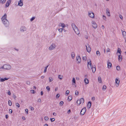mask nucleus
I'll list each match as a JSON object with an SVG mask.
<instances>
[{"label":"nucleus","mask_w":126,"mask_h":126,"mask_svg":"<svg viewBox=\"0 0 126 126\" xmlns=\"http://www.w3.org/2000/svg\"><path fill=\"white\" fill-rule=\"evenodd\" d=\"M7 16V14H5L1 18V20L3 24L6 27H8L9 25V22L6 19Z\"/></svg>","instance_id":"f257e3e1"},{"label":"nucleus","mask_w":126,"mask_h":126,"mask_svg":"<svg viewBox=\"0 0 126 126\" xmlns=\"http://www.w3.org/2000/svg\"><path fill=\"white\" fill-rule=\"evenodd\" d=\"M11 66L9 64H5L1 68L4 69L9 70L11 68Z\"/></svg>","instance_id":"f03ea898"},{"label":"nucleus","mask_w":126,"mask_h":126,"mask_svg":"<svg viewBox=\"0 0 126 126\" xmlns=\"http://www.w3.org/2000/svg\"><path fill=\"white\" fill-rule=\"evenodd\" d=\"M120 82V80L119 79L116 78L115 79V85L116 87H118L119 86Z\"/></svg>","instance_id":"7ed1b4c3"},{"label":"nucleus","mask_w":126,"mask_h":126,"mask_svg":"<svg viewBox=\"0 0 126 126\" xmlns=\"http://www.w3.org/2000/svg\"><path fill=\"white\" fill-rule=\"evenodd\" d=\"M88 15L89 16L92 18H94V13L91 11H88Z\"/></svg>","instance_id":"20e7f679"},{"label":"nucleus","mask_w":126,"mask_h":126,"mask_svg":"<svg viewBox=\"0 0 126 126\" xmlns=\"http://www.w3.org/2000/svg\"><path fill=\"white\" fill-rule=\"evenodd\" d=\"M87 66L88 68L89 69H90V68L91 67H92V63L91 62L90 60H87Z\"/></svg>","instance_id":"39448f33"},{"label":"nucleus","mask_w":126,"mask_h":126,"mask_svg":"<svg viewBox=\"0 0 126 126\" xmlns=\"http://www.w3.org/2000/svg\"><path fill=\"white\" fill-rule=\"evenodd\" d=\"M86 111V108L84 107L81 110L80 112V114L82 115H84Z\"/></svg>","instance_id":"423d86ee"},{"label":"nucleus","mask_w":126,"mask_h":126,"mask_svg":"<svg viewBox=\"0 0 126 126\" xmlns=\"http://www.w3.org/2000/svg\"><path fill=\"white\" fill-rule=\"evenodd\" d=\"M27 29V28L25 27L21 26L20 29V31L21 32H23L26 31Z\"/></svg>","instance_id":"0eeeda50"},{"label":"nucleus","mask_w":126,"mask_h":126,"mask_svg":"<svg viewBox=\"0 0 126 126\" xmlns=\"http://www.w3.org/2000/svg\"><path fill=\"white\" fill-rule=\"evenodd\" d=\"M92 26L93 28L94 29H96L97 27V25L95 21H94L92 22Z\"/></svg>","instance_id":"6e6552de"},{"label":"nucleus","mask_w":126,"mask_h":126,"mask_svg":"<svg viewBox=\"0 0 126 126\" xmlns=\"http://www.w3.org/2000/svg\"><path fill=\"white\" fill-rule=\"evenodd\" d=\"M11 0H9L7 1L5 6L6 8L7 7L9 6V5L11 3Z\"/></svg>","instance_id":"1a4fd4ad"},{"label":"nucleus","mask_w":126,"mask_h":126,"mask_svg":"<svg viewBox=\"0 0 126 126\" xmlns=\"http://www.w3.org/2000/svg\"><path fill=\"white\" fill-rule=\"evenodd\" d=\"M0 81L1 82H3L5 80H7L9 79L8 78H0Z\"/></svg>","instance_id":"9d476101"},{"label":"nucleus","mask_w":126,"mask_h":126,"mask_svg":"<svg viewBox=\"0 0 126 126\" xmlns=\"http://www.w3.org/2000/svg\"><path fill=\"white\" fill-rule=\"evenodd\" d=\"M74 30L76 33L77 34H79V31L77 27L75 29H74Z\"/></svg>","instance_id":"9b49d317"},{"label":"nucleus","mask_w":126,"mask_h":126,"mask_svg":"<svg viewBox=\"0 0 126 126\" xmlns=\"http://www.w3.org/2000/svg\"><path fill=\"white\" fill-rule=\"evenodd\" d=\"M118 59L119 61L120 62H121L122 59V57L120 54L118 55Z\"/></svg>","instance_id":"f8f14e48"},{"label":"nucleus","mask_w":126,"mask_h":126,"mask_svg":"<svg viewBox=\"0 0 126 126\" xmlns=\"http://www.w3.org/2000/svg\"><path fill=\"white\" fill-rule=\"evenodd\" d=\"M106 13L108 16H110V11L108 8L106 9Z\"/></svg>","instance_id":"ddd939ff"},{"label":"nucleus","mask_w":126,"mask_h":126,"mask_svg":"<svg viewBox=\"0 0 126 126\" xmlns=\"http://www.w3.org/2000/svg\"><path fill=\"white\" fill-rule=\"evenodd\" d=\"M76 60L78 61L79 63L81 61V58L79 56H77L76 57Z\"/></svg>","instance_id":"4468645a"},{"label":"nucleus","mask_w":126,"mask_h":126,"mask_svg":"<svg viewBox=\"0 0 126 126\" xmlns=\"http://www.w3.org/2000/svg\"><path fill=\"white\" fill-rule=\"evenodd\" d=\"M18 4L20 6H22L23 5V2L22 1H21V0H20V1H18Z\"/></svg>","instance_id":"2eb2a0df"},{"label":"nucleus","mask_w":126,"mask_h":126,"mask_svg":"<svg viewBox=\"0 0 126 126\" xmlns=\"http://www.w3.org/2000/svg\"><path fill=\"white\" fill-rule=\"evenodd\" d=\"M90 68H91L92 69L93 72V73H94L96 70V69L95 66H94V67H93V66H92Z\"/></svg>","instance_id":"dca6fc26"},{"label":"nucleus","mask_w":126,"mask_h":126,"mask_svg":"<svg viewBox=\"0 0 126 126\" xmlns=\"http://www.w3.org/2000/svg\"><path fill=\"white\" fill-rule=\"evenodd\" d=\"M91 106V102L90 101H89L88 102V104L87 107L88 108H90Z\"/></svg>","instance_id":"f3484780"},{"label":"nucleus","mask_w":126,"mask_h":126,"mask_svg":"<svg viewBox=\"0 0 126 126\" xmlns=\"http://www.w3.org/2000/svg\"><path fill=\"white\" fill-rule=\"evenodd\" d=\"M71 26L73 30L77 28L76 25L74 23H72Z\"/></svg>","instance_id":"a211bd4d"},{"label":"nucleus","mask_w":126,"mask_h":126,"mask_svg":"<svg viewBox=\"0 0 126 126\" xmlns=\"http://www.w3.org/2000/svg\"><path fill=\"white\" fill-rule=\"evenodd\" d=\"M107 65L108 68H110L112 66V64L110 62H108L107 63Z\"/></svg>","instance_id":"6ab92c4d"},{"label":"nucleus","mask_w":126,"mask_h":126,"mask_svg":"<svg viewBox=\"0 0 126 126\" xmlns=\"http://www.w3.org/2000/svg\"><path fill=\"white\" fill-rule=\"evenodd\" d=\"M84 81L85 83L86 84H88L89 83V81L86 78L84 80Z\"/></svg>","instance_id":"aec40b11"},{"label":"nucleus","mask_w":126,"mask_h":126,"mask_svg":"<svg viewBox=\"0 0 126 126\" xmlns=\"http://www.w3.org/2000/svg\"><path fill=\"white\" fill-rule=\"evenodd\" d=\"M58 78L60 80H62L63 78V76L59 75L58 76Z\"/></svg>","instance_id":"412c9836"},{"label":"nucleus","mask_w":126,"mask_h":126,"mask_svg":"<svg viewBox=\"0 0 126 126\" xmlns=\"http://www.w3.org/2000/svg\"><path fill=\"white\" fill-rule=\"evenodd\" d=\"M80 100L81 102V103H83L84 102V100L83 98H82L80 99Z\"/></svg>","instance_id":"4be33fe9"},{"label":"nucleus","mask_w":126,"mask_h":126,"mask_svg":"<svg viewBox=\"0 0 126 126\" xmlns=\"http://www.w3.org/2000/svg\"><path fill=\"white\" fill-rule=\"evenodd\" d=\"M75 55V54L73 52H72L71 53V55L72 59H73L74 58Z\"/></svg>","instance_id":"5701e85b"},{"label":"nucleus","mask_w":126,"mask_h":126,"mask_svg":"<svg viewBox=\"0 0 126 126\" xmlns=\"http://www.w3.org/2000/svg\"><path fill=\"white\" fill-rule=\"evenodd\" d=\"M49 82H51V81H52L53 80V79L51 77H49Z\"/></svg>","instance_id":"b1692460"},{"label":"nucleus","mask_w":126,"mask_h":126,"mask_svg":"<svg viewBox=\"0 0 126 126\" xmlns=\"http://www.w3.org/2000/svg\"><path fill=\"white\" fill-rule=\"evenodd\" d=\"M122 34L124 37V38H126V32H125L124 31L122 32Z\"/></svg>","instance_id":"393cba45"},{"label":"nucleus","mask_w":126,"mask_h":126,"mask_svg":"<svg viewBox=\"0 0 126 126\" xmlns=\"http://www.w3.org/2000/svg\"><path fill=\"white\" fill-rule=\"evenodd\" d=\"M48 66H49V65H48L45 67V69H44V73H45L46 72L47 68V67H48Z\"/></svg>","instance_id":"a878e982"},{"label":"nucleus","mask_w":126,"mask_h":126,"mask_svg":"<svg viewBox=\"0 0 126 126\" xmlns=\"http://www.w3.org/2000/svg\"><path fill=\"white\" fill-rule=\"evenodd\" d=\"M98 82L100 83H101L102 81L101 80V78L100 77H98Z\"/></svg>","instance_id":"bb28decb"},{"label":"nucleus","mask_w":126,"mask_h":126,"mask_svg":"<svg viewBox=\"0 0 126 126\" xmlns=\"http://www.w3.org/2000/svg\"><path fill=\"white\" fill-rule=\"evenodd\" d=\"M68 100L70 101L72 99V96H69L68 97Z\"/></svg>","instance_id":"cd10ccee"},{"label":"nucleus","mask_w":126,"mask_h":126,"mask_svg":"<svg viewBox=\"0 0 126 126\" xmlns=\"http://www.w3.org/2000/svg\"><path fill=\"white\" fill-rule=\"evenodd\" d=\"M121 52H122L121 51L120 49L118 48L117 50V53H119L121 55Z\"/></svg>","instance_id":"c85d7f7f"},{"label":"nucleus","mask_w":126,"mask_h":126,"mask_svg":"<svg viewBox=\"0 0 126 126\" xmlns=\"http://www.w3.org/2000/svg\"><path fill=\"white\" fill-rule=\"evenodd\" d=\"M6 0H0V2L2 4L5 3Z\"/></svg>","instance_id":"c756f323"},{"label":"nucleus","mask_w":126,"mask_h":126,"mask_svg":"<svg viewBox=\"0 0 126 126\" xmlns=\"http://www.w3.org/2000/svg\"><path fill=\"white\" fill-rule=\"evenodd\" d=\"M86 49L87 51L88 52H90L91 50V48H86Z\"/></svg>","instance_id":"7c9ffc66"},{"label":"nucleus","mask_w":126,"mask_h":126,"mask_svg":"<svg viewBox=\"0 0 126 126\" xmlns=\"http://www.w3.org/2000/svg\"><path fill=\"white\" fill-rule=\"evenodd\" d=\"M106 86L105 85H104L102 87V90L103 91H105L106 88Z\"/></svg>","instance_id":"2f4dec72"},{"label":"nucleus","mask_w":126,"mask_h":126,"mask_svg":"<svg viewBox=\"0 0 126 126\" xmlns=\"http://www.w3.org/2000/svg\"><path fill=\"white\" fill-rule=\"evenodd\" d=\"M77 103L78 105H79L81 103V102H80V100H78L77 101Z\"/></svg>","instance_id":"473e14b6"},{"label":"nucleus","mask_w":126,"mask_h":126,"mask_svg":"<svg viewBox=\"0 0 126 126\" xmlns=\"http://www.w3.org/2000/svg\"><path fill=\"white\" fill-rule=\"evenodd\" d=\"M56 46L55 45L54 43H53L50 46V47H56Z\"/></svg>","instance_id":"72a5a7b5"},{"label":"nucleus","mask_w":126,"mask_h":126,"mask_svg":"<svg viewBox=\"0 0 126 126\" xmlns=\"http://www.w3.org/2000/svg\"><path fill=\"white\" fill-rule=\"evenodd\" d=\"M44 120L46 121H47L49 119V118L47 116H45L44 117Z\"/></svg>","instance_id":"f704fd0d"},{"label":"nucleus","mask_w":126,"mask_h":126,"mask_svg":"<svg viewBox=\"0 0 126 126\" xmlns=\"http://www.w3.org/2000/svg\"><path fill=\"white\" fill-rule=\"evenodd\" d=\"M116 69L118 71H119L120 69V67L119 66H118L116 67Z\"/></svg>","instance_id":"c9c22d12"},{"label":"nucleus","mask_w":126,"mask_h":126,"mask_svg":"<svg viewBox=\"0 0 126 126\" xmlns=\"http://www.w3.org/2000/svg\"><path fill=\"white\" fill-rule=\"evenodd\" d=\"M16 107H17L18 108H19L20 107V105L18 103H16Z\"/></svg>","instance_id":"e433bc0d"},{"label":"nucleus","mask_w":126,"mask_h":126,"mask_svg":"<svg viewBox=\"0 0 126 126\" xmlns=\"http://www.w3.org/2000/svg\"><path fill=\"white\" fill-rule=\"evenodd\" d=\"M96 54L98 56H99L100 55V53L98 51H96Z\"/></svg>","instance_id":"4c0bfd02"},{"label":"nucleus","mask_w":126,"mask_h":126,"mask_svg":"<svg viewBox=\"0 0 126 126\" xmlns=\"http://www.w3.org/2000/svg\"><path fill=\"white\" fill-rule=\"evenodd\" d=\"M63 30V28H60L58 29V31L60 32H62Z\"/></svg>","instance_id":"58836bf2"},{"label":"nucleus","mask_w":126,"mask_h":126,"mask_svg":"<svg viewBox=\"0 0 126 126\" xmlns=\"http://www.w3.org/2000/svg\"><path fill=\"white\" fill-rule=\"evenodd\" d=\"M8 104L10 106L12 105V103L11 101L9 100L8 101Z\"/></svg>","instance_id":"ea45409f"},{"label":"nucleus","mask_w":126,"mask_h":126,"mask_svg":"<svg viewBox=\"0 0 126 126\" xmlns=\"http://www.w3.org/2000/svg\"><path fill=\"white\" fill-rule=\"evenodd\" d=\"M72 81L74 83H75V84L76 83V80L74 78H73Z\"/></svg>","instance_id":"a19ab883"},{"label":"nucleus","mask_w":126,"mask_h":126,"mask_svg":"<svg viewBox=\"0 0 126 126\" xmlns=\"http://www.w3.org/2000/svg\"><path fill=\"white\" fill-rule=\"evenodd\" d=\"M61 26L63 28L65 27V24L63 23H62Z\"/></svg>","instance_id":"79ce46f5"},{"label":"nucleus","mask_w":126,"mask_h":126,"mask_svg":"<svg viewBox=\"0 0 126 126\" xmlns=\"http://www.w3.org/2000/svg\"><path fill=\"white\" fill-rule=\"evenodd\" d=\"M82 59L83 60L86 61L87 59V58L86 57H83Z\"/></svg>","instance_id":"37998d69"},{"label":"nucleus","mask_w":126,"mask_h":126,"mask_svg":"<svg viewBox=\"0 0 126 126\" xmlns=\"http://www.w3.org/2000/svg\"><path fill=\"white\" fill-rule=\"evenodd\" d=\"M13 50H15L16 51H18L19 49L18 48H14L13 49Z\"/></svg>","instance_id":"c03bdc74"},{"label":"nucleus","mask_w":126,"mask_h":126,"mask_svg":"<svg viewBox=\"0 0 126 126\" xmlns=\"http://www.w3.org/2000/svg\"><path fill=\"white\" fill-rule=\"evenodd\" d=\"M50 120L52 122L54 121L55 120V119L54 118H50Z\"/></svg>","instance_id":"a18cd8bd"},{"label":"nucleus","mask_w":126,"mask_h":126,"mask_svg":"<svg viewBox=\"0 0 126 126\" xmlns=\"http://www.w3.org/2000/svg\"><path fill=\"white\" fill-rule=\"evenodd\" d=\"M35 17H32L30 21H33L35 18Z\"/></svg>","instance_id":"49530a36"},{"label":"nucleus","mask_w":126,"mask_h":126,"mask_svg":"<svg viewBox=\"0 0 126 126\" xmlns=\"http://www.w3.org/2000/svg\"><path fill=\"white\" fill-rule=\"evenodd\" d=\"M69 93V91L68 90H67L66 92V95H67Z\"/></svg>","instance_id":"de8ad7c7"},{"label":"nucleus","mask_w":126,"mask_h":126,"mask_svg":"<svg viewBox=\"0 0 126 126\" xmlns=\"http://www.w3.org/2000/svg\"><path fill=\"white\" fill-rule=\"evenodd\" d=\"M63 104V101H61L60 103V105L62 106Z\"/></svg>","instance_id":"09e8293b"},{"label":"nucleus","mask_w":126,"mask_h":126,"mask_svg":"<svg viewBox=\"0 0 126 126\" xmlns=\"http://www.w3.org/2000/svg\"><path fill=\"white\" fill-rule=\"evenodd\" d=\"M103 18L104 20H106V17L105 16L103 15Z\"/></svg>","instance_id":"8fccbe9b"},{"label":"nucleus","mask_w":126,"mask_h":126,"mask_svg":"<svg viewBox=\"0 0 126 126\" xmlns=\"http://www.w3.org/2000/svg\"><path fill=\"white\" fill-rule=\"evenodd\" d=\"M119 17L121 19H123V17L122 16L120 15H119Z\"/></svg>","instance_id":"3c124183"},{"label":"nucleus","mask_w":126,"mask_h":126,"mask_svg":"<svg viewBox=\"0 0 126 126\" xmlns=\"http://www.w3.org/2000/svg\"><path fill=\"white\" fill-rule=\"evenodd\" d=\"M31 91L33 94H34L35 93V91L34 90H31Z\"/></svg>","instance_id":"603ef678"},{"label":"nucleus","mask_w":126,"mask_h":126,"mask_svg":"<svg viewBox=\"0 0 126 126\" xmlns=\"http://www.w3.org/2000/svg\"><path fill=\"white\" fill-rule=\"evenodd\" d=\"M12 110L11 109H9V113H12Z\"/></svg>","instance_id":"864d4df0"},{"label":"nucleus","mask_w":126,"mask_h":126,"mask_svg":"<svg viewBox=\"0 0 126 126\" xmlns=\"http://www.w3.org/2000/svg\"><path fill=\"white\" fill-rule=\"evenodd\" d=\"M60 96V94H57L56 95V98H58Z\"/></svg>","instance_id":"5fc2aeb1"},{"label":"nucleus","mask_w":126,"mask_h":126,"mask_svg":"<svg viewBox=\"0 0 126 126\" xmlns=\"http://www.w3.org/2000/svg\"><path fill=\"white\" fill-rule=\"evenodd\" d=\"M46 89L48 91H49L50 90V88L48 86H47L46 87Z\"/></svg>","instance_id":"6e6d98bb"},{"label":"nucleus","mask_w":126,"mask_h":126,"mask_svg":"<svg viewBox=\"0 0 126 126\" xmlns=\"http://www.w3.org/2000/svg\"><path fill=\"white\" fill-rule=\"evenodd\" d=\"M30 82L29 81H26V84L28 85H30Z\"/></svg>","instance_id":"4d7b16f0"},{"label":"nucleus","mask_w":126,"mask_h":126,"mask_svg":"<svg viewBox=\"0 0 126 126\" xmlns=\"http://www.w3.org/2000/svg\"><path fill=\"white\" fill-rule=\"evenodd\" d=\"M79 94L77 90L76 91H75V94L76 95H78Z\"/></svg>","instance_id":"13d9d810"},{"label":"nucleus","mask_w":126,"mask_h":126,"mask_svg":"<svg viewBox=\"0 0 126 126\" xmlns=\"http://www.w3.org/2000/svg\"><path fill=\"white\" fill-rule=\"evenodd\" d=\"M110 49H109V48H108L107 50V51H106L107 52H110Z\"/></svg>","instance_id":"bf43d9fd"},{"label":"nucleus","mask_w":126,"mask_h":126,"mask_svg":"<svg viewBox=\"0 0 126 126\" xmlns=\"http://www.w3.org/2000/svg\"><path fill=\"white\" fill-rule=\"evenodd\" d=\"M30 108L31 110H34V108L32 107H30Z\"/></svg>","instance_id":"052dcab7"},{"label":"nucleus","mask_w":126,"mask_h":126,"mask_svg":"<svg viewBox=\"0 0 126 126\" xmlns=\"http://www.w3.org/2000/svg\"><path fill=\"white\" fill-rule=\"evenodd\" d=\"M95 100V97H92V101H94Z\"/></svg>","instance_id":"680f3d73"},{"label":"nucleus","mask_w":126,"mask_h":126,"mask_svg":"<svg viewBox=\"0 0 126 126\" xmlns=\"http://www.w3.org/2000/svg\"><path fill=\"white\" fill-rule=\"evenodd\" d=\"M28 110L27 109H26L25 110V111L26 112L27 114H28Z\"/></svg>","instance_id":"e2e57ef3"},{"label":"nucleus","mask_w":126,"mask_h":126,"mask_svg":"<svg viewBox=\"0 0 126 126\" xmlns=\"http://www.w3.org/2000/svg\"><path fill=\"white\" fill-rule=\"evenodd\" d=\"M54 48H49V50H53Z\"/></svg>","instance_id":"0e129e2a"},{"label":"nucleus","mask_w":126,"mask_h":126,"mask_svg":"<svg viewBox=\"0 0 126 126\" xmlns=\"http://www.w3.org/2000/svg\"><path fill=\"white\" fill-rule=\"evenodd\" d=\"M53 115H54V116H56V115H57V114L56 113H55V112H54L53 113Z\"/></svg>","instance_id":"69168bd1"},{"label":"nucleus","mask_w":126,"mask_h":126,"mask_svg":"<svg viewBox=\"0 0 126 126\" xmlns=\"http://www.w3.org/2000/svg\"><path fill=\"white\" fill-rule=\"evenodd\" d=\"M71 112V110H69L67 112V113L68 114H69Z\"/></svg>","instance_id":"338daca9"},{"label":"nucleus","mask_w":126,"mask_h":126,"mask_svg":"<svg viewBox=\"0 0 126 126\" xmlns=\"http://www.w3.org/2000/svg\"><path fill=\"white\" fill-rule=\"evenodd\" d=\"M8 94L9 95H11V93L10 91H8Z\"/></svg>","instance_id":"774afa93"}]
</instances>
